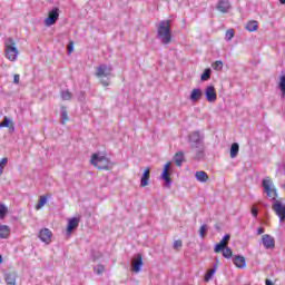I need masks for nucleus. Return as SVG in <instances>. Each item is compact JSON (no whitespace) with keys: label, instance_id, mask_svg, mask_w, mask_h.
<instances>
[{"label":"nucleus","instance_id":"obj_11","mask_svg":"<svg viewBox=\"0 0 285 285\" xmlns=\"http://www.w3.org/2000/svg\"><path fill=\"white\" fill-rule=\"evenodd\" d=\"M39 239H41L45 244H50V242H52V232H50L48 228L40 229Z\"/></svg>","mask_w":285,"mask_h":285},{"label":"nucleus","instance_id":"obj_40","mask_svg":"<svg viewBox=\"0 0 285 285\" xmlns=\"http://www.w3.org/2000/svg\"><path fill=\"white\" fill-rule=\"evenodd\" d=\"M181 246H183L181 240H175V242H174V245H173V248H174L175 250H179V248H181Z\"/></svg>","mask_w":285,"mask_h":285},{"label":"nucleus","instance_id":"obj_19","mask_svg":"<svg viewBox=\"0 0 285 285\" xmlns=\"http://www.w3.org/2000/svg\"><path fill=\"white\" fill-rule=\"evenodd\" d=\"M195 177L197 179V181H200V184H206V181H208V174H206V171L199 170L196 171Z\"/></svg>","mask_w":285,"mask_h":285},{"label":"nucleus","instance_id":"obj_2","mask_svg":"<svg viewBox=\"0 0 285 285\" xmlns=\"http://www.w3.org/2000/svg\"><path fill=\"white\" fill-rule=\"evenodd\" d=\"M156 38L163 46H170L173 43V31L170 29V20H161L156 24Z\"/></svg>","mask_w":285,"mask_h":285},{"label":"nucleus","instance_id":"obj_42","mask_svg":"<svg viewBox=\"0 0 285 285\" xmlns=\"http://www.w3.org/2000/svg\"><path fill=\"white\" fill-rule=\"evenodd\" d=\"M19 79H20L19 73H16V75L13 76V83L19 85Z\"/></svg>","mask_w":285,"mask_h":285},{"label":"nucleus","instance_id":"obj_7","mask_svg":"<svg viewBox=\"0 0 285 285\" xmlns=\"http://www.w3.org/2000/svg\"><path fill=\"white\" fill-rule=\"evenodd\" d=\"M59 21V7H53L49 12L48 17L45 19V26L50 28V26H55Z\"/></svg>","mask_w":285,"mask_h":285},{"label":"nucleus","instance_id":"obj_33","mask_svg":"<svg viewBox=\"0 0 285 285\" xmlns=\"http://www.w3.org/2000/svg\"><path fill=\"white\" fill-rule=\"evenodd\" d=\"M196 151V159H204V145L199 148H195Z\"/></svg>","mask_w":285,"mask_h":285},{"label":"nucleus","instance_id":"obj_29","mask_svg":"<svg viewBox=\"0 0 285 285\" xmlns=\"http://www.w3.org/2000/svg\"><path fill=\"white\" fill-rule=\"evenodd\" d=\"M223 257H225L226 259H230V257H233V250L230 249V247H225L223 250Z\"/></svg>","mask_w":285,"mask_h":285},{"label":"nucleus","instance_id":"obj_43","mask_svg":"<svg viewBox=\"0 0 285 285\" xmlns=\"http://www.w3.org/2000/svg\"><path fill=\"white\" fill-rule=\"evenodd\" d=\"M252 215L253 217H257V208L255 207L252 208Z\"/></svg>","mask_w":285,"mask_h":285},{"label":"nucleus","instance_id":"obj_41","mask_svg":"<svg viewBox=\"0 0 285 285\" xmlns=\"http://www.w3.org/2000/svg\"><path fill=\"white\" fill-rule=\"evenodd\" d=\"M104 271H105L104 265H98L96 273H97V275H101Z\"/></svg>","mask_w":285,"mask_h":285},{"label":"nucleus","instance_id":"obj_24","mask_svg":"<svg viewBox=\"0 0 285 285\" xmlns=\"http://www.w3.org/2000/svg\"><path fill=\"white\" fill-rule=\"evenodd\" d=\"M60 115H61V125L66 126V124L68 122V119H70V117H68V111L66 110V107H61Z\"/></svg>","mask_w":285,"mask_h":285},{"label":"nucleus","instance_id":"obj_6","mask_svg":"<svg viewBox=\"0 0 285 285\" xmlns=\"http://www.w3.org/2000/svg\"><path fill=\"white\" fill-rule=\"evenodd\" d=\"M188 141L191 150L204 146V138L202 137V134L199 131H193L191 134H189Z\"/></svg>","mask_w":285,"mask_h":285},{"label":"nucleus","instance_id":"obj_32","mask_svg":"<svg viewBox=\"0 0 285 285\" xmlns=\"http://www.w3.org/2000/svg\"><path fill=\"white\" fill-rule=\"evenodd\" d=\"M61 99L63 101H70L72 99V94L70 91H61Z\"/></svg>","mask_w":285,"mask_h":285},{"label":"nucleus","instance_id":"obj_9","mask_svg":"<svg viewBox=\"0 0 285 285\" xmlns=\"http://www.w3.org/2000/svg\"><path fill=\"white\" fill-rule=\"evenodd\" d=\"M262 244L267 250L275 248V238L268 234H264L262 236Z\"/></svg>","mask_w":285,"mask_h":285},{"label":"nucleus","instance_id":"obj_14","mask_svg":"<svg viewBox=\"0 0 285 285\" xmlns=\"http://www.w3.org/2000/svg\"><path fill=\"white\" fill-rule=\"evenodd\" d=\"M79 218L73 217V218H69L68 224H67V233L68 235H70V233H72V230H75L76 228L79 227Z\"/></svg>","mask_w":285,"mask_h":285},{"label":"nucleus","instance_id":"obj_1","mask_svg":"<svg viewBox=\"0 0 285 285\" xmlns=\"http://www.w3.org/2000/svg\"><path fill=\"white\" fill-rule=\"evenodd\" d=\"M263 193L266 194V199H269V202H274V204L272 205V210H274V213L277 215L279 224H284L285 205H283L281 200H277V189L273 184V179H271V177L268 176L263 179Z\"/></svg>","mask_w":285,"mask_h":285},{"label":"nucleus","instance_id":"obj_28","mask_svg":"<svg viewBox=\"0 0 285 285\" xmlns=\"http://www.w3.org/2000/svg\"><path fill=\"white\" fill-rule=\"evenodd\" d=\"M213 70L210 69H205V71L202 73L200 76V80L202 81H208V79H210V75H212Z\"/></svg>","mask_w":285,"mask_h":285},{"label":"nucleus","instance_id":"obj_44","mask_svg":"<svg viewBox=\"0 0 285 285\" xmlns=\"http://www.w3.org/2000/svg\"><path fill=\"white\" fill-rule=\"evenodd\" d=\"M257 235H264V228H262V227L258 228V229H257Z\"/></svg>","mask_w":285,"mask_h":285},{"label":"nucleus","instance_id":"obj_4","mask_svg":"<svg viewBox=\"0 0 285 285\" xmlns=\"http://www.w3.org/2000/svg\"><path fill=\"white\" fill-rule=\"evenodd\" d=\"M14 46H17L14 39L7 38L4 40V53L9 61H17V57H19V49H17Z\"/></svg>","mask_w":285,"mask_h":285},{"label":"nucleus","instance_id":"obj_22","mask_svg":"<svg viewBox=\"0 0 285 285\" xmlns=\"http://www.w3.org/2000/svg\"><path fill=\"white\" fill-rule=\"evenodd\" d=\"M174 163L176 166L181 167V164H184V151H177L174 156Z\"/></svg>","mask_w":285,"mask_h":285},{"label":"nucleus","instance_id":"obj_26","mask_svg":"<svg viewBox=\"0 0 285 285\" xmlns=\"http://www.w3.org/2000/svg\"><path fill=\"white\" fill-rule=\"evenodd\" d=\"M216 271H217V265H215L213 268H210V269L206 273V275H205V277H204L205 282H210V279H213V276L215 275Z\"/></svg>","mask_w":285,"mask_h":285},{"label":"nucleus","instance_id":"obj_17","mask_svg":"<svg viewBox=\"0 0 285 285\" xmlns=\"http://www.w3.org/2000/svg\"><path fill=\"white\" fill-rule=\"evenodd\" d=\"M161 179L165 181V188L173 186V179L170 178V171L163 169Z\"/></svg>","mask_w":285,"mask_h":285},{"label":"nucleus","instance_id":"obj_46","mask_svg":"<svg viewBox=\"0 0 285 285\" xmlns=\"http://www.w3.org/2000/svg\"><path fill=\"white\" fill-rule=\"evenodd\" d=\"M265 285H274V284H273V282H272L271 279L267 278V279L265 281Z\"/></svg>","mask_w":285,"mask_h":285},{"label":"nucleus","instance_id":"obj_23","mask_svg":"<svg viewBox=\"0 0 285 285\" xmlns=\"http://www.w3.org/2000/svg\"><path fill=\"white\" fill-rule=\"evenodd\" d=\"M230 158L235 159V157H237V155H239V144L234 142L230 147Z\"/></svg>","mask_w":285,"mask_h":285},{"label":"nucleus","instance_id":"obj_34","mask_svg":"<svg viewBox=\"0 0 285 285\" xmlns=\"http://www.w3.org/2000/svg\"><path fill=\"white\" fill-rule=\"evenodd\" d=\"M8 215V207L6 205L0 204V219H3Z\"/></svg>","mask_w":285,"mask_h":285},{"label":"nucleus","instance_id":"obj_13","mask_svg":"<svg viewBox=\"0 0 285 285\" xmlns=\"http://www.w3.org/2000/svg\"><path fill=\"white\" fill-rule=\"evenodd\" d=\"M203 96H204V92L202 91V89L195 88L191 90L189 99L194 104H197V101H199V99H202Z\"/></svg>","mask_w":285,"mask_h":285},{"label":"nucleus","instance_id":"obj_20","mask_svg":"<svg viewBox=\"0 0 285 285\" xmlns=\"http://www.w3.org/2000/svg\"><path fill=\"white\" fill-rule=\"evenodd\" d=\"M257 28H259V23L257 22V20H250L245 26V29L247 30V32H255Z\"/></svg>","mask_w":285,"mask_h":285},{"label":"nucleus","instance_id":"obj_38","mask_svg":"<svg viewBox=\"0 0 285 285\" xmlns=\"http://www.w3.org/2000/svg\"><path fill=\"white\" fill-rule=\"evenodd\" d=\"M10 126V119L8 117L3 118V121L0 122V128H8Z\"/></svg>","mask_w":285,"mask_h":285},{"label":"nucleus","instance_id":"obj_47","mask_svg":"<svg viewBox=\"0 0 285 285\" xmlns=\"http://www.w3.org/2000/svg\"><path fill=\"white\" fill-rule=\"evenodd\" d=\"M168 168H170V163H167L164 167V170H168Z\"/></svg>","mask_w":285,"mask_h":285},{"label":"nucleus","instance_id":"obj_10","mask_svg":"<svg viewBox=\"0 0 285 285\" xmlns=\"http://www.w3.org/2000/svg\"><path fill=\"white\" fill-rule=\"evenodd\" d=\"M205 97L209 104H213L214 101H217V91L215 90L214 86H208L205 89Z\"/></svg>","mask_w":285,"mask_h":285},{"label":"nucleus","instance_id":"obj_45","mask_svg":"<svg viewBox=\"0 0 285 285\" xmlns=\"http://www.w3.org/2000/svg\"><path fill=\"white\" fill-rule=\"evenodd\" d=\"M224 242H228L230 239V235L226 234L224 237H223Z\"/></svg>","mask_w":285,"mask_h":285},{"label":"nucleus","instance_id":"obj_37","mask_svg":"<svg viewBox=\"0 0 285 285\" xmlns=\"http://www.w3.org/2000/svg\"><path fill=\"white\" fill-rule=\"evenodd\" d=\"M206 233H208V225H203L199 229V235H200L202 239H204V237H206Z\"/></svg>","mask_w":285,"mask_h":285},{"label":"nucleus","instance_id":"obj_5","mask_svg":"<svg viewBox=\"0 0 285 285\" xmlns=\"http://www.w3.org/2000/svg\"><path fill=\"white\" fill-rule=\"evenodd\" d=\"M91 164L98 170H110L112 168V164L110 159L106 158V156H101L99 154H94L91 157Z\"/></svg>","mask_w":285,"mask_h":285},{"label":"nucleus","instance_id":"obj_16","mask_svg":"<svg viewBox=\"0 0 285 285\" xmlns=\"http://www.w3.org/2000/svg\"><path fill=\"white\" fill-rule=\"evenodd\" d=\"M4 282L7 285H17V272L7 273Z\"/></svg>","mask_w":285,"mask_h":285},{"label":"nucleus","instance_id":"obj_31","mask_svg":"<svg viewBox=\"0 0 285 285\" xmlns=\"http://www.w3.org/2000/svg\"><path fill=\"white\" fill-rule=\"evenodd\" d=\"M47 202H48V198L46 196H41L39 203L36 206L37 210H40V208H43Z\"/></svg>","mask_w":285,"mask_h":285},{"label":"nucleus","instance_id":"obj_15","mask_svg":"<svg viewBox=\"0 0 285 285\" xmlns=\"http://www.w3.org/2000/svg\"><path fill=\"white\" fill-rule=\"evenodd\" d=\"M148 181H150V168H146L140 178V187L146 188L148 186Z\"/></svg>","mask_w":285,"mask_h":285},{"label":"nucleus","instance_id":"obj_21","mask_svg":"<svg viewBox=\"0 0 285 285\" xmlns=\"http://www.w3.org/2000/svg\"><path fill=\"white\" fill-rule=\"evenodd\" d=\"M7 237H10V227L8 225L0 224V238L7 239Z\"/></svg>","mask_w":285,"mask_h":285},{"label":"nucleus","instance_id":"obj_18","mask_svg":"<svg viewBox=\"0 0 285 285\" xmlns=\"http://www.w3.org/2000/svg\"><path fill=\"white\" fill-rule=\"evenodd\" d=\"M236 268H245L246 267V258L242 255H237L233 259Z\"/></svg>","mask_w":285,"mask_h":285},{"label":"nucleus","instance_id":"obj_25","mask_svg":"<svg viewBox=\"0 0 285 285\" xmlns=\"http://www.w3.org/2000/svg\"><path fill=\"white\" fill-rule=\"evenodd\" d=\"M228 246H226V242H224V239H222L219 243H217L214 247V253H222L225 248H227Z\"/></svg>","mask_w":285,"mask_h":285},{"label":"nucleus","instance_id":"obj_3","mask_svg":"<svg viewBox=\"0 0 285 285\" xmlns=\"http://www.w3.org/2000/svg\"><path fill=\"white\" fill-rule=\"evenodd\" d=\"M112 75V66L110 65H100L96 69V77L100 79L101 86L105 88L110 86V76Z\"/></svg>","mask_w":285,"mask_h":285},{"label":"nucleus","instance_id":"obj_30","mask_svg":"<svg viewBox=\"0 0 285 285\" xmlns=\"http://www.w3.org/2000/svg\"><path fill=\"white\" fill-rule=\"evenodd\" d=\"M213 70H222L224 68V62L222 60H216L212 63Z\"/></svg>","mask_w":285,"mask_h":285},{"label":"nucleus","instance_id":"obj_39","mask_svg":"<svg viewBox=\"0 0 285 285\" xmlns=\"http://www.w3.org/2000/svg\"><path fill=\"white\" fill-rule=\"evenodd\" d=\"M68 55H72V50H75V42L70 41L67 46Z\"/></svg>","mask_w":285,"mask_h":285},{"label":"nucleus","instance_id":"obj_8","mask_svg":"<svg viewBox=\"0 0 285 285\" xmlns=\"http://www.w3.org/2000/svg\"><path fill=\"white\" fill-rule=\"evenodd\" d=\"M141 266H144V256H141V254H136L131 263V271H134V273H139L141 271Z\"/></svg>","mask_w":285,"mask_h":285},{"label":"nucleus","instance_id":"obj_27","mask_svg":"<svg viewBox=\"0 0 285 285\" xmlns=\"http://www.w3.org/2000/svg\"><path fill=\"white\" fill-rule=\"evenodd\" d=\"M278 88L282 92V97H285V75H281V78H279V82H278Z\"/></svg>","mask_w":285,"mask_h":285},{"label":"nucleus","instance_id":"obj_12","mask_svg":"<svg viewBox=\"0 0 285 285\" xmlns=\"http://www.w3.org/2000/svg\"><path fill=\"white\" fill-rule=\"evenodd\" d=\"M216 8L219 12L226 13L230 10V2L228 0H218Z\"/></svg>","mask_w":285,"mask_h":285},{"label":"nucleus","instance_id":"obj_48","mask_svg":"<svg viewBox=\"0 0 285 285\" xmlns=\"http://www.w3.org/2000/svg\"><path fill=\"white\" fill-rule=\"evenodd\" d=\"M279 3H281L282 6H284V4H285V0H279Z\"/></svg>","mask_w":285,"mask_h":285},{"label":"nucleus","instance_id":"obj_36","mask_svg":"<svg viewBox=\"0 0 285 285\" xmlns=\"http://www.w3.org/2000/svg\"><path fill=\"white\" fill-rule=\"evenodd\" d=\"M8 166V158H1L0 159V175H3V168Z\"/></svg>","mask_w":285,"mask_h":285},{"label":"nucleus","instance_id":"obj_35","mask_svg":"<svg viewBox=\"0 0 285 285\" xmlns=\"http://www.w3.org/2000/svg\"><path fill=\"white\" fill-rule=\"evenodd\" d=\"M233 37H235V30L233 29L227 30L225 35L226 41H233Z\"/></svg>","mask_w":285,"mask_h":285}]
</instances>
